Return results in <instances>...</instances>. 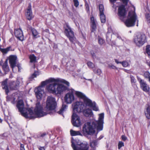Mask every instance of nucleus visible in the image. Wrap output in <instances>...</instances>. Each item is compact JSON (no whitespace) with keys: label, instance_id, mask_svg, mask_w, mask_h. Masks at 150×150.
Wrapping results in <instances>:
<instances>
[{"label":"nucleus","instance_id":"2f4dec72","mask_svg":"<svg viewBox=\"0 0 150 150\" xmlns=\"http://www.w3.org/2000/svg\"><path fill=\"white\" fill-rule=\"evenodd\" d=\"M11 48V47H9L5 49L0 48V50L2 52L4 53H6L9 51L10 50V49Z\"/></svg>","mask_w":150,"mask_h":150},{"label":"nucleus","instance_id":"4be33fe9","mask_svg":"<svg viewBox=\"0 0 150 150\" xmlns=\"http://www.w3.org/2000/svg\"><path fill=\"white\" fill-rule=\"evenodd\" d=\"M7 79H6L2 83V88L5 90V92L6 94L7 95L8 92V88L7 85Z\"/></svg>","mask_w":150,"mask_h":150},{"label":"nucleus","instance_id":"6e6552de","mask_svg":"<svg viewBox=\"0 0 150 150\" xmlns=\"http://www.w3.org/2000/svg\"><path fill=\"white\" fill-rule=\"evenodd\" d=\"M66 27H64V33L70 42L74 43L76 40L74 33L68 24L66 23Z\"/></svg>","mask_w":150,"mask_h":150},{"label":"nucleus","instance_id":"f3484780","mask_svg":"<svg viewBox=\"0 0 150 150\" xmlns=\"http://www.w3.org/2000/svg\"><path fill=\"white\" fill-rule=\"evenodd\" d=\"M14 33L16 37L18 39L21 41L23 40L24 36L22 31L21 29H15Z\"/></svg>","mask_w":150,"mask_h":150},{"label":"nucleus","instance_id":"4c0bfd02","mask_svg":"<svg viewBox=\"0 0 150 150\" xmlns=\"http://www.w3.org/2000/svg\"><path fill=\"white\" fill-rule=\"evenodd\" d=\"M124 143L122 141H120L118 143V149H120L121 147L124 146Z\"/></svg>","mask_w":150,"mask_h":150},{"label":"nucleus","instance_id":"6ab92c4d","mask_svg":"<svg viewBox=\"0 0 150 150\" xmlns=\"http://www.w3.org/2000/svg\"><path fill=\"white\" fill-rule=\"evenodd\" d=\"M26 16L27 19L29 20H31L33 18L32 12L31 10V6L30 4H29L28 7Z\"/></svg>","mask_w":150,"mask_h":150},{"label":"nucleus","instance_id":"473e14b6","mask_svg":"<svg viewBox=\"0 0 150 150\" xmlns=\"http://www.w3.org/2000/svg\"><path fill=\"white\" fill-rule=\"evenodd\" d=\"M98 40L99 44L100 45H102L105 42V40L99 36L98 37Z\"/></svg>","mask_w":150,"mask_h":150},{"label":"nucleus","instance_id":"a18cd8bd","mask_svg":"<svg viewBox=\"0 0 150 150\" xmlns=\"http://www.w3.org/2000/svg\"><path fill=\"white\" fill-rule=\"evenodd\" d=\"M123 3L125 5H127V4L129 0H121Z\"/></svg>","mask_w":150,"mask_h":150},{"label":"nucleus","instance_id":"37998d69","mask_svg":"<svg viewBox=\"0 0 150 150\" xmlns=\"http://www.w3.org/2000/svg\"><path fill=\"white\" fill-rule=\"evenodd\" d=\"M137 80L139 82L140 85L142 83L144 82V80L141 79L138 76H137Z\"/></svg>","mask_w":150,"mask_h":150},{"label":"nucleus","instance_id":"72a5a7b5","mask_svg":"<svg viewBox=\"0 0 150 150\" xmlns=\"http://www.w3.org/2000/svg\"><path fill=\"white\" fill-rule=\"evenodd\" d=\"M39 75V72L38 71H35L34 73L30 77V79H33Z\"/></svg>","mask_w":150,"mask_h":150},{"label":"nucleus","instance_id":"9b49d317","mask_svg":"<svg viewBox=\"0 0 150 150\" xmlns=\"http://www.w3.org/2000/svg\"><path fill=\"white\" fill-rule=\"evenodd\" d=\"M74 90L71 89L69 90V92L65 95L64 97L65 102L67 104H70L74 100V93L75 92Z\"/></svg>","mask_w":150,"mask_h":150},{"label":"nucleus","instance_id":"aec40b11","mask_svg":"<svg viewBox=\"0 0 150 150\" xmlns=\"http://www.w3.org/2000/svg\"><path fill=\"white\" fill-rule=\"evenodd\" d=\"M91 32H93L95 31L97 28L96 23L94 20L93 17H92L91 18Z\"/></svg>","mask_w":150,"mask_h":150},{"label":"nucleus","instance_id":"de8ad7c7","mask_svg":"<svg viewBox=\"0 0 150 150\" xmlns=\"http://www.w3.org/2000/svg\"><path fill=\"white\" fill-rule=\"evenodd\" d=\"M85 6H86L87 11H89V7L88 5L86 3L85 4Z\"/></svg>","mask_w":150,"mask_h":150},{"label":"nucleus","instance_id":"4468645a","mask_svg":"<svg viewBox=\"0 0 150 150\" xmlns=\"http://www.w3.org/2000/svg\"><path fill=\"white\" fill-rule=\"evenodd\" d=\"M71 122L73 125L76 127H78L81 125L79 117L75 113H73L72 115Z\"/></svg>","mask_w":150,"mask_h":150},{"label":"nucleus","instance_id":"13d9d810","mask_svg":"<svg viewBox=\"0 0 150 150\" xmlns=\"http://www.w3.org/2000/svg\"><path fill=\"white\" fill-rule=\"evenodd\" d=\"M87 80H89V81H92V80L91 79H87Z\"/></svg>","mask_w":150,"mask_h":150},{"label":"nucleus","instance_id":"bf43d9fd","mask_svg":"<svg viewBox=\"0 0 150 150\" xmlns=\"http://www.w3.org/2000/svg\"><path fill=\"white\" fill-rule=\"evenodd\" d=\"M92 56H93V57H94V55H93V54H92Z\"/></svg>","mask_w":150,"mask_h":150},{"label":"nucleus","instance_id":"20e7f679","mask_svg":"<svg viewBox=\"0 0 150 150\" xmlns=\"http://www.w3.org/2000/svg\"><path fill=\"white\" fill-rule=\"evenodd\" d=\"M17 107L21 115L26 118L32 119L35 117L32 110L24 107V104L22 100H19L18 102Z\"/></svg>","mask_w":150,"mask_h":150},{"label":"nucleus","instance_id":"e2e57ef3","mask_svg":"<svg viewBox=\"0 0 150 150\" xmlns=\"http://www.w3.org/2000/svg\"><path fill=\"white\" fill-rule=\"evenodd\" d=\"M84 79H86V80H87V79H86L85 78H84Z\"/></svg>","mask_w":150,"mask_h":150},{"label":"nucleus","instance_id":"ddd939ff","mask_svg":"<svg viewBox=\"0 0 150 150\" xmlns=\"http://www.w3.org/2000/svg\"><path fill=\"white\" fill-rule=\"evenodd\" d=\"M84 107V105L82 102H77L74 104L73 110L74 112H80L83 111Z\"/></svg>","mask_w":150,"mask_h":150},{"label":"nucleus","instance_id":"603ef678","mask_svg":"<svg viewBox=\"0 0 150 150\" xmlns=\"http://www.w3.org/2000/svg\"><path fill=\"white\" fill-rule=\"evenodd\" d=\"M115 61L116 62V63H117V64H118L119 63L121 64V62H119L118 61V60L117 59H115Z\"/></svg>","mask_w":150,"mask_h":150},{"label":"nucleus","instance_id":"e433bc0d","mask_svg":"<svg viewBox=\"0 0 150 150\" xmlns=\"http://www.w3.org/2000/svg\"><path fill=\"white\" fill-rule=\"evenodd\" d=\"M145 17L147 22L150 23V14L149 13L146 14Z\"/></svg>","mask_w":150,"mask_h":150},{"label":"nucleus","instance_id":"a211bd4d","mask_svg":"<svg viewBox=\"0 0 150 150\" xmlns=\"http://www.w3.org/2000/svg\"><path fill=\"white\" fill-rule=\"evenodd\" d=\"M16 59L17 57L16 56L11 55L9 57V63L13 70L14 68L16 66Z\"/></svg>","mask_w":150,"mask_h":150},{"label":"nucleus","instance_id":"c756f323","mask_svg":"<svg viewBox=\"0 0 150 150\" xmlns=\"http://www.w3.org/2000/svg\"><path fill=\"white\" fill-rule=\"evenodd\" d=\"M29 58L30 59V62L35 63L36 62V57L34 54L30 55L29 56Z\"/></svg>","mask_w":150,"mask_h":150},{"label":"nucleus","instance_id":"412c9836","mask_svg":"<svg viewBox=\"0 0 150 150\" xmlns=\"http://www.w3.org/2000/svg\"><path fill=\"white\" fill-rule=\"evenodd\" d=\"M82 112L86 117H91L93 114L92 110L89 108L85 109L84 108Z\"/></svg>","mask_w":150,"mask_h":150},{"label":"nucleus","instance_id":"39448f33","mask_svg":"<svg viewBox=\"0 0 150 150\" xmlns=\"http://www.w3.org/2000/svg\"><path fill=\"white\" fill-rule=\"evenodd\" d=\"M137 21V26H138V20L137 19V17L134 11H131L128 13L127 19L125 22V24L127 27L134 26L135 25V23Z\"/></svg>","mask_w":150,"mask_h":150},{"label":"nucleus","instance_id":"1a4fd4ad","mask_svg":"<svg viewBox=\"0 0 150 150\" xmlns=\"http://www.w3.org/2000/svg\"><path fill=\"white\" fill-rule=\"evenodd\" d=\"M146 37L144 34H139L134 37V40L135 44L138 47L143 45L145 42Z\"/></svg>","mask_w":150,"mask_h":150},{"label":"nucleus","instance_id":"423d86ee","mask_svg":"<svg viewBox=\"0 0 150 150\" xmlns=\"http://www.w3.org/2000/svg\"><path fill=\"white\" fill-rule=\"evenodd\" d=\"M104 114L101 113L99 114L98 120H95L92 123L95 129H96L98 131L102 130L103 128L104 124Z\"/></svg>","mask_w":150,"mask_h":150},{"label":"nucleus","instance_id":"8fccbe9b","mask_svg":"<svg viewBox=\"0 0 150 150\" xmlns=\"http://www.w3.org/2000/svg\"><path fill=\"white\" fill-rule=\"evenodd\" d=\"M16 66L18 67V71H20V70L21 69V65L20 64H18Z\"/></svg>","mask_w":150,"mask_h":150},{"label":"nucleus","instance_id":"3c124183","mask_svg":"<svg viewBox=\"0 0 150 150\" xmlns=\"http://www.w3.org/2000/svg\"><path fill=\"white\" fill-rule=\"evenodd\" d=\"M39 150H45L44 147H40L39 148Z\"/></svg>","mask_w":150,"mask_h":150},{"label":"nucleus","instance_id":"0e129e2a","mask_svg":"<svg viewBox=\"0 0 150 150\" xmlns=\"http://www.w3.org/2000/svg\"><path fill=\"white\" fill-rule=\"evenodd\" d=\"M149 66H150V64H149Z\"/></svg>","mask_w":150,"mask_h":150},{"label":"nucleus","instance_id":"dca6fc26","mask_svg":"<svg viewBox=\"0 0 150 150\" xmlns=\"http://www.w3.org/2000/svg\"><path fill=\"white\" fill-rule=\"evenodd\" d=\"M99 10L100 12V21L102 23H105L106 21L105 16L104 13V6L102 4L99 5Z\"/></svg>","mask_w":150,"mask_h":150},{"label":"nucleus","instance_id":"4d7b16f0","mask_svg":"<svg viewBox=\"0 0 150 150\" xmlns=\"http://www.w3.org/2000/svg\"><path fill=\"white\" fill-rule=\"evenodd\" d=\"M2 121V120L0 118V122H1Z\"/></svg>","mask_w":150,"mask_h":150},{"label":"nucleus","instance_id":"864d4df0","mask_svg":"<svg viewBox=\"0 0 150 150\" xmlns=\"http://www.w3.org/2000/svg\"><path fill=\"white\" fill-rule=\"evenodd\" d=\"M24 144H20V149L24 148Z\"/></svg>","mask_w":150,"mask_h":150},{"label":"nucleus","instance_id":"58836bf2","mask_svg":"<svg viewBox=\"0 0 150 150\" xmlns=\"http://www.w3.org/2000/svg\"><path fill=\"white\" fill-rule=\"evenodd\" d=\"M146 52L149 56L150 55V45H148L146 46Z\"/></svg>","mask_w":150,"mask_h":150},{"label":"nucleus","instance_id":"2eb2a0df","mask_svg":"<svg viewBox=\"0 0 150 150\" xmlns=\"http://www.w3.org/2000/svg\"><path fill=\"white\" fill-rule=\"evenodd\" d=\"M22 81L21 79H18L16 82L11 81L9 83L10 89L11 90H17L18 89L20 82Z\"/></svg>","mask_w":150,"mask_h":150},{"label":"nucleus","instance_id":"9d476101","mask_svg":"<svg viewBox=\"0 0 150 150\" xmlns=\"http://www.w3.org/2000/svg\"><path fill=\"white\" fill-rule=\"evenodd\" d=\"M75 94L78 97L83 99L84 105L85 104L86 106L91 107L93 104V102L87 97L85 95L82 93L78 91H76Z\"/></svg>","mask_w":150,"mask_h":150},{"label":"nucleus","instance_id":"a878e982","mask_svg":"<svg viewBox=\"0 0 150 150\" xmlns=\"http://www.w3.org/2000/svg\"><path fill=\"white\" fill-rule=\"evenodd\" d=\"M2 68L5 72H8L9 71V67L8 64V61L6 59L4 63L2 65Z\"/></svg>","mask_w":150,"mask_h":150},{"label":"nucleus","instance_id":"393cba45","mask_svg":"<svg viewBox=\"0 0 150 150\" xmlns=\"http://www.w3.org/2000/svg\"><path fill=\"white\" fill-rule=\"evenodd\" d=\"M29 29L31 30L32 34L34 37L36 38L39 36V33L36 29L33 28L31 27H29Z\"/></svg>","mask_w":150,"mask_h":150},{"label":"nucleus","instance_id":"a19ab883","mask_svg":"<svg viewBox=\"0 0 150 150\" xmlns=\"http://www.w3.org/2000/svg\"><path fill=\"white\" fill-rule=\"evenodd\" d=\"M73 2L74 6L76 7H77L79 5V3L78 0H73Z\"/></svg>","mask_w":150,"mask_h":150},{"label":"nucleus","instance_id":"7c9ffc66","mask_svg":"<svg viewBox=\"0 0 150 150\" xmlns=\"http://www.w3.org/2000/svg\"><path fill=\"white\" fill-rule=\"evenodd\" d=\"M92 108L93 110L95 111H98L99 110V108L98 106L97 105L96 103L95 102H93V103L92 106L91 107Z\"/></svg>","mask_w":150,"mask_h":150},{"label":"nucleus","instance_id":"f8f14e48","mask_svg":"<svg viewBox=\"0 0 150 150\" xmlns=\"http://www.w3.org/2000/svg\"><path fill=\"white\" fill-rule=\"evenodd\" d=\"M118 11V15L120 19L122 21H123L124 19L126 17L127 13L125 6L123 5L120 6L119 7Z\"/></svg>","mask_w":150,"mask_h":150},{"label":"nucleus","instance_id":"f03ea898","mask_svg":"<svg viewBox=\"0 0 150 150\" xmlns=\"http://www.w3.org/2000/svg\"><path fill=\"white\" fill-rule=\"evenodd\" d=\"M52 82H61L64 83L68 86H69V83L66 81L59 78L54 79L51 78L41 82V86L38 87L35 90L36 96L38 99H40L42 97V94L44 93V88L43 86L48 83Z\"/></svg>","mask_w":150,"mask_h":150},{"label":"nucleus","instance_id":"c9c22d12","mask_svg":"<svg viewBox=\"0 0 150 150\" xmlns=\"http://www.w3.org/2000/svg\"><path fill=\"white\" fill-rule=\"evenodd\" d=\"M93 71L94 73L100 75L101 73V70L100 69H98L96 70L95 69H93Z\"/></svg>","mask_w":150,"mask_h":150},{"label":"nucleus","instance_id":"5701e85b","mask_svg":"<svg viewBox=\"0 0 150 150\" xmlns=\"http://www.w3.org/2000/svg\"><path fill=\"white\" fill-rule=\"evenodd\" d=\"M67 66L75 67L76 65L75 60L73 59H68L67 62H66Z\"/></svg>","mask_w":150,"mask_h":150},{"label":"nucleus","instance_id":"5fc2aeb1","mask_svg":"<svg viewBox=\"0 0 150 150\" xmlns=\"http://www.w3.org/2000/svg\"><path fill=\"white\" fill-rule=\"evenodd\" d=\"M6 150H9V148L8 147V146H7V148Z\"/></svg>","mask_w":150,"mask_h":150},{"label":"nucleus","instance_id":"79ce46f5","mask_svg":"<svg viewBox=\"0 0 150 150\" xmlns=\"http://www.w3.org/2000/svg\"><path fill=\"white\" fill-rule=\"evenodd\" d=\"M130 77L131 80V82L132 83H135L136 82V80L134 77L132 75H130Z\"/></svg>","mask_w":150,"mask_h":150},{"label":"nucleus","instance_id":"b1692460","mask_svg":"<svg viewBox=\"0 0 150 150\" xmlns=\"http://www.w3.org/2000/svg\"><path fill=\"white\" fill-rule=\"evenodd\" d=\"M140 86L143 90L145 92H147L149 91L150 88L146 82H144L140 85Z\"/></svg>","mask_w":150,"mask_h":150},{"label":"nucleus","instance_id":"6e6d98bb","mask_svg":"<svg viewBox=\"0 0 150 150\" xmlns=\"http://www.w3.org/2000/svg\"><path fill=\"white\" fill-rule=\"evenodd\" d=\"M20 150H25L24 148L22 149H20Z\"/></svg>","mask_w":150,"mask_h":150},{"label":"nucleus","instance_id":"c03bdc74","mask_svg":"<svg viewBox=\"0 0 150 150\" xmlns=\"http://www.w3.org/2000/svg\"><path fill=\"white\" fill-rule=\"evenodd\" d=\"M121 138L122 140L124 141H125L127 139V137L125 135H122L121 136Z\"/></svg>","mask_w":150,"mask_h":150},{"label":"nucleus","instance_id":"f257e3e1","mask_svg":"<svg viewBox=\"0 0 150 150\" xmlns=\"http://www.w3.org/2000/svg\"><path fill=\"white\" fill-rule=\"evenodd\" d=\"M56 105L57 103L55 98L51 96H48L47 99L45 109L43 110L42 106L40 105V103L38 102L36 104V106L34 109L35 112L38 117L43 116L48 114H51V111L55 108Z\"/></svg>","mask_w":150,"mask_h":150},{"label":"nucleus","instance_id":"052dcab7","mask_svg":"<svg viewBox=\"0 0 150 150\" xmlns=\"http://www.w3.org/2000/svg\"><path fill=\"white\" fill-rule=\"evenodd\" d=\"M84 79H86V80H87V79H86L85 78H84Z\"/></svg>","mask_w":150,"mask_h":150},{"label":"nucleus","instance_id":"c85d7f7f","mask_svg":"<svg viewBox=\"0 0 150 150\" xmlns=\"http://www.w3.org/2000/svg\"><path fill=\"white\" fill-rule=\"evenodd\" d=\"M70 133L71 136H75L78 135H81L82 134L79 131H74L72 130H71Z\"/></svg>","mask_w":150,"mask_h":150},{"label":"nucleus","instance_id":"f704fd0d","mask_svg":"<svg viewBox=\"0 0 150 150\" xmlns=\"http://www.w3.org/2000/svg\"><path fill=\"white\" fill-rule=\"evenodd\" d=\"M88 66L89 68H93L94 67V64L91 62H88L87 63Z\"/></svg>","mask_w":150,"mask_h":150},{"label":"nucleus","instance_id":"bb28decb","mask_svg":"<svg viewBox=\"0 0 150 150\" xmlns=\"http://www.w3.org/2000/svg\"><path fill=\"white\" fill-rule=\"evenodd\" d=\"M67 106L66 105L63 104L62 107L60 110L57 112V113L60 115H62V113L66 110L67 109Z\"/></svg>","mask_w":150,"mask_h":150},{"label":"nucleus","instance_id":"49530a36","mask_svg":"<svg viewBox=\"0 0 150 150\" xmlns=\"http://www.w3.org/2000/svg\"><path fill=\"white\" fill-rule=\"evenodd\" d=\"M108 67L110 69H116V67L113 65H108Z\"/></svg>","mask_w":150,"mask_h":150},{"label":"nucleus","instance_id":"7ed1b4c3","mask_svg":"<svg viewBox=\"0 0 150 150\" xmlns=\"http://www.w3.org/2000/svg\"><path fill=\"white\" fill-rule=\"evenodd\" d=\"M57 82H54V83L50 84L47 86V90L49 92L55 94H61L63 92L67 89V87L62 84L57 83Z\"/></svg>","mask_w":150,"mask_h":150},{"label":"nucleus","instance_id":"69168bd1","mask_svg":"<svg viewBox=\"0 0 150 150\" xmlns=\"http://www.w3.org/2000/svg\"><path fill=\"white\" fill-rule=\"evenodd\" d=\"M149 66H150V64H149Z\"/></svg>","mask_w":150,"mask_h":150},{"label":"nucleus","instance_id":"0eeeda50","mask_svg":"<svg viewBox=\"0 0 150 150\" xmlns=\"http://www.w3.org/2000/svg\"><path fill=\"white\" fill-rule=\"evenodd\" d=\"M82 131L85 135H92L95 133V131L92 123L88 122L84 125Z\"/></svg>","mask_w":150,"mask_h":150},{"label":"nucleus","instance_id":"cd10ccee","mask_svg":"<svg viewBox=\"0 0 150 150\" xmlns=\"http://www.w3.org/2000/svg\"><path fill=\"white\" fill-rule=\"evenodd\" d=\"M145 114L146 117L150 119V107H148L145 111Z\"/></svg>","mask_w":150,"mask_h":150},{"label":"nucleus","instance_id":"ea45409f","mask_svg":"<svg viewBox=\"0 0 150 150\" xmlns=\"http://www.w3.org/2000/svg\"><path fill=\"white\" fill-rule=\"evenodd\" d=\"M121 64H122L124 67H127L128 65V63L125 61L121 62Z\"/></svg>","mask_w":150,"mask_h":150},{"label":"nucleus","instance_id":"680f3d73","mask_svg":"<svg viewBox=\"0 0 150 150\" xmlns=\"http://www.w3.org/2000/svg\"><path fill=\"white\" fill-rule=\"evenodd\" d=\"M84 79H86V80H87V79H86L85 78H84Z\"/></svg>","mask_w":150,"mask_h":150},{"label":"nucleus","instance_id":"09e8293b","mask_svg":"<svg viewBox=\"0 0 150 150\" xmlns=\"http://www.w3.org/2000/svg\"><path fill=\"white\" fill-rule=\"evenodd\" d=\"M46 133L45 132L41 134L40 137H44L46 135Z\"/></svg>","mask_w":150,"mask_h":150}]
</instances>
